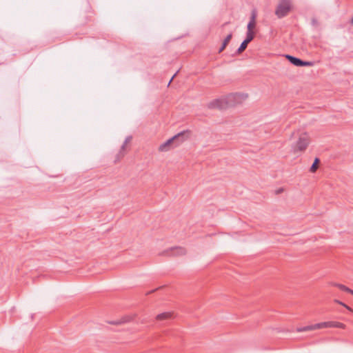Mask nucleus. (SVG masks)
Listing matches in <instances>:
<instances>
[{
  "label": "nucleus",
  "instance_id": "obj_22",
  "mask_svg": "<svg viewBox=\"0 0 353 353\" xmlns=\"http://www.w3.org/2000/svg\"><path fill=\"white\" fill-rule=\"evenodd\" d=\"M157 289H158V288H157V289H155V290H152V291H151V292H148V293H147V294H151L152 292L156 291Z\"/></svg>",
  "mask_w": 353,
  "mask_h": 353
},
{
  "label": "nucleus",
  "instance_id": "obj_19",
  "mask_svg": "<svg viewBox=\"0 0 353 353\" xmlns=\"http://www.w3.org/2000/svg\"><path fill=\"white\" fill-rule=\"evenodd\" d=\"M283 191H284V189L283 188H278L274 190V194L276 195H277V194L282 193Z\"/></svg>",
  "mask_w": 353,
  "mask_h": 353
},
{
  "label": "nucleus",
  "instance_id": "obj_15",
  "mask_svg": "<svg viewBox=\"0 0 353 353\" xmlns=\"http://www.w3.org/2000/svg\"><path fill=\"white\" fill-rule=\"evenodd\" d=\"M248 46V44L245 43V42H242L240 45L239 48L236 50L237 54L241 53L243 51H244Z\"/></svg>",
  "mask_w": 353,
  "mask_h": 353
},
{
  "label": "nucleus",
  "instance_id": "obj_20",
  "mask_svg": "<svg viewBox=\"0 0 353 353\" xmlns=\"http://www.w3.org/2000/svg\"><path fill=\"white\" fill-rule=\"evenodd\" d=\"M178 71L172 77L171 79L170 80L169 83H168V85L170 84L171 81L173 80V79L175 77V76L176 75Z\"/></svg>",
  "mask_w": 353,
  "mask_h": 353
},
{
  "label": "nucleus",
  "instance_id": "obj_23",
  "mask_svg": "<svg viewBox=\"0 0 353 353\" xmlns=\"http://www.w3.org/2000/svg\"><path fill=\"white\" fill-rule=\"evenodd\" d=\"M352 23L353 24V18L352 19V21H351Z\"/></svg>",
  "mask_w": 353,
  "mask_h": 353
},
{
  "label": "nucleus",
  "instance_id": "obj_5",
  "mask_svg": "<svg viewBox=\"0 0 353 353\" xmlns=\"http://www.w3.org/2000/svg\"><path fill=\"white\" fill-rule=\"evenodd\" d=\"M310 143L309 136L306 133L300 134L298 141L292 145L294 152L305 150Z\"/></svg>",
  "mask_w": 353,
  "mask_h": 353
},
{
  "label": "nucleus",
  "instance_id": "obj_21",
  "mask_svg": "<svg viewBox=\"0 0 353 353\" xmlns=\"http://www.w3.org/2000/svg\"><path fill=\"white\" fill-rule=\"evenodd\" d=\"M251 40L248 39V38H245V39L243 41V42H245L246 44H248Z\"/></svg>",
  "mask_w": 353,
  "mask_h": 353
},
{
  "label": "nucleus",
  "instance_id": "obj_18",
  "mask_svg": "<svg viewBox=\"0 0 353 353\" xmlns=\"http://www.w3.org/2000/svg\"><path fill=\"white\" fill-rule=\"evenodd\" d=\"M334 301H335L336 303H339V304H340V305H341L344 306V307H346L347 310H352V309H351L349 306H347V305H345V303H343V302H341V301H339V300H335Z\"/></svg>",
  "mask_w": 353,
  "mask_h": 353
},
{
  "label": "nucleus",
  "instance_id": "obj_7",
  "mask_svg": "<svg viewBox=\"0 0 353 353\" xmlns=\"http://www.w3.org/2000/svg\"><path fill=\"white\" fill-rule=\"evenodd\" d=\"M175 318L174 313L173 312H165L159 314L156 316V320L159 321H168Z\"/></svg>",
  "mask_w": 353,
  "mask_h": 353
},
{
  "label": "nucleus",
  "instance_id": "obj_2",
  "mask_svg": "<svg viewBox=\"0 0 353 353\" xmlns=\"http://www.w3.org/2000/svg\"><path fill=\"white\" fill-rule=\"evenodd\" d=\"M327 327H337V328L345 329V325L342 323L336 322V321H327V322L316 323V324L311 325H307V326H304V327H297L296 332H302L312 331V330H314L327 328Z\"/></svg>",
  "mask_w": 353,
  "mask_h": 353
},
{
  "label": "nucleus",
  "instance_id": "obj_1",
  "mask_svg": "<svg viewBox=\"0 0 353 353\" xmlns=\"http://www.w3.org/2000/svg\"><path fill=\"white\" fill-rule=\"evenodd\" d=\"M248 97V95L245 93H231L224 97L216 99L210 101L208 104V107L210 109H225L229 107L235 106L242 103L247 99Z\"/></svg>",
  "mask_w": 353,
  "mask_h": 353
},
{
  "label": "nucleus",
  "instance_id": "obj_24",
  "mask_svg": "<svg viewBox=\"0 0 353 353\" xmlns=\"http://www.w3.org/2000/svg\"><path fill=\"white\" fill-rule=\"evenodd\" d=\"M351 294H352V295H353V291H352V292H351Z\"/></svg>",
  "mask_w": 353,
  "mask_h": 353
},
{
  "label": "nucleus",
  "instance_id": "obj_8",
  "mask_svg": "<svg viewBox=\"0 0 353 353\" xmlns=\"http://www.w3.org/2000/svg\"><path fill=\"white\" fill-rule=\"evenodd\" d=\"M131 139H132V137L131 136H128V137H127L125 138L123 145L121 147V150H120L119 152L117 155V158L115 159V162L119 161L121 158H122L124 156V150L125 149V145H127V143L128 142H130L131 141Z\"/></svg>",
  "mask_w": 353,
  "mask_h": 353
},
{
  "label": "nucleus",
  "instance_id": "obj_16",
  "mask_svg": "<svg viewBox=\"0 0 353 353\" xmlns=\"http://www.w3.org/2000/svg\"><path fill=\"white\" fill-rule=\"evenodd\" d=\"M254 34L252 32V30H248V32H247V34H246V38H248V39L252 41V39H254Z\"/></svg>",
  "mask_w": 353,
  "mask_h": 353
},
{
  "label": "nucleus",
  "instance_id": "obj_12",
  "mask_svg": "<svg viewBox=\"0 0 353 353\" xmlns=\"http://www.w3.org/2000/svg\"><path fill=\"white\" fill-rule=\"evenodd\" d=\"M232 34H228L226 37V38L224 39V41H223V42L222 43L221 47L220 48V49L219 50V52H221L225 48V47L227 46V45L230 42V41L232 39Z\"/></svg>",
  "mask_w": 353,
  "mask_h": 353
},
{
  "label": "nucleus",
  "instance_id": "obj_10",
  "mask_svg": "<svg viewBox=\"0 0 353 353\" xmlns=\"http://www.w3.org/2000/svg\"><path fill=\"white\" fill-rule=\"evenodd\" d=\"M256 12L254 10H253L252 11V14H251V17H250V20L248 24V26H247V28L248 30H252V28H254L255 26V20H256Z\"/></svg>",
  "mask_w": 353,
  "mask_h": 353
},
{
  "label": "nucleus",
  "instance_id": "obj_13",
  "mask_svg": "<svg viewBox=\"0 0 353 353\" xmlns=\"http://www.w3.org/2000/svg\"><path fill=\"white\" fill-rule=\"evenodd\" d=\"M332 285L334 286H336L337 288H339L342 291H344V292H349L351 294V292H352L353 290L350 289L349 288H347V286L343 285V284H340V283H333Z\"/></svg>",
  "mask_w": 353,
  "mask_h": 353
},
{
  "label": "nucleus",
  "instance_id": "obj_11",
  "mask_svg": "<svg viewBox=\"0 0 353 353\" xmlns=\"http://www.w3.org/2000/svg\"><path fill=\"white\" fill-rule=\"evenodd\" d=\"M285 57L294 65L301 66V59L290 54H286Z\"/></svg>",
  "mask_w": 353,
  "mask_h": 353
},
{
  "label": "nucleus",
  "instance_id": "obj_9",
  "mask_svg": "<svg viewBox=\"0 0 353 353\" xmlns=\"http://www.w3.org/2000/svg\"><path fill=\"white\" fill-rule=\"evenodd\" d=\"M133 317L131 316H124L120 320L110 321L109 323L112 325H121L132 321Z\"/></svg>",
  "mask_w": 353,
  "mask_h": 353
},
{
  "label": "nucleus",
  "instance_id": "obj_14",
  "mask_svg": "<svg viewBox=\"0 0 353 353\" xmlns=\"http://www.w3.org/2000/svg\"><path fill=\"white\" fill-rule=\"evenodd\" d=\"M319 162H320V160L319 158H316L314 159V163H312V165L310 166V170L311 171V172H314L316 170Z\"/></svg>",
  "mask_w": 353,
  "mask_h": 353
},
{
  "label": "nucleus",
  "instance_id": "obj_3",
  "mask_svg": "<svg viewBox=\"0 0 353 353\" xmlns=\"http://www.w3.org/2000/svg\"><path fill=\"white\" fill-rule=\"evenodd\" d=\"M186 132L185 131L181 132L172 138L167 140L165 143L161 144L159 147V150L161 151H167L169 149V146L171 144L175 143L176 145H179L180 143L183 142L185 140V136Z\"/></svg>",
  "mask_w": 353,
  "mask_h": 353
},
{
  "label": "nucleus",
  "instance_id": "obj_4",
  "mask_svg": "<svg viewBox=\"0 0 353 353\" xmlns=\"http://www.w3.org/2000/svg\"><path fill=\"white\" fill-rule=\"evenodd\" d=\"M291 10V0H280L275 11L279 18L286 16Z\"/></svg>",
  "mask_w": 353,
  "mask_h": 353
},
{
  "label": "nucleus",
  "instance_id": "obj_17",
  "mask_svg": "<svg viewBox=\"0 0 353 353\" xmlns=\"http://www.w3.org/2000/svg\"><path fill=\"white\" fill-rule=\"evenodd\" d=\"M313 63L311 61H305L301 60V66H312Z\"/></svg>",
  "mask_w": 353,
  "mask_h": 353
},
{
  "label": "nucleus",
  "instance_id": "obj_6",
  "mask_svg": "<svg viewBox=\"0 0 353 353\" xmlns=\"http://www.w3.org/2000/svg\"><path fill=\"white\" fill-rule=\"evenodd\" d=\"M186 254V250L182 247H172L163 251L160 254L167 256H182Z\"/></svg>",
  "mask_w": 353,
  "mask_h": 353
}]
</instances>
